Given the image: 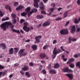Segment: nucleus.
<instances>
[{
  "label": "nucleus",
  "mask_w": 80,
  "mask_h": 80,
  "mask_svg": "<svg viewBox=\"0 0 80 80\" xmlns=\"http://www.w3.org/2000/svg\"><path fill=\"white\" fill-rule=\"evenodd\" d=\"M56 49V50L55 51V53H56V54H58L60 53H61V52H62V51L61 50V49H58V50H57V48L55 47L54 48V50H55V49Z\"/></svg>",
  "instance_id": "nucleus-13"
},
{
  "label": "nucleus",
  "mask_w": 80,
  "mask_h": 80,
  "mask_svg": "<svg viewBox=\"0 0 80 80\" xmlns=\"http://www.w3.org/2000/svg\"><path fill=\"white\" fill-rule=\"evenodd\" d=\"M40 5L39 7L40 9H44V4H43V2H41L40 3Z\"/></svg>",
  "instance_id": "nucleus-17"
},
{
  "label": "nucleus",
  "mask_w": 80,
  "mask_h": 80,
  "mask_svg": "<svg viewBox=\"0 0 80 80\" xmlns=\"http://www.w3.org/2000/svg\"><path fill=\"white\" fill-rule=\"evenodd\" d=\"M11 15L12 18H13V19H15V18H16V15H15V14L12 13Z\"/></svg>",
  "instance_id": "nucleus-32"
},
{
  "label": "nucleus",
  "mask_w": 80,
  "mask_h": 80,
  "mask_svg": "<svg viewBox=\"0 0 80 80\" xmlns=\"http://www.w3.org/2000/svg\"><path fill=\"white\" fill-rule=\"evenodd\" d=\"M48 68L49 69H51L52 68L51 67V64H50L48 66Z\"/></svg>",
  "instance_id": "nucleus-56"
},
{
  "label": "nucleus",
  "mask_w": 80,
  "mask_h": 80,
  "mask_svg": "<svg viewBox=\"0 0 80 80\" xmlns=\"http://www.w3.org/2000/svg\"><path fill=\"white\" fill-rule=\"evenodd\" d=\"M53 10H54V8H51L49 9V12H53Z\"/></svg>",
  "instance_id": "nucleus-49"
},
{
  "label": "nucleus",
  "mask_w": 80,
  "mask_h": 80,
  "mask_svg": "<svg viewBox=\"0 0 80 80\" xmlns=\"http://www.w3.org/2000/svg\"><path fill=\"white\" fill-rule=\"evenodd\" d=\"M39 1H40V0H34V3L33 5L34 7L36 8H38V2H39Z\"/></svg>",
  "instance_id": "nucleus-7"
},
{
  "label": "nucleus",
  "mask_w": 80,
  "mask_h": 80,
  "mask_svg": "<svg viewBox=\"0 0 80 80\" xmlns=\"http://www.w3.org/2000/svg\"><path fill=\"white\" fill-rule=\"evenodd\" d=\"M26 75L28 77V78L29 77H30V73L28 72H26Z\"/></svg>",
  "instance_id": "nucleus-29"
},
{
  "label": "nucleus",
  "mask_w": 80,
  "mask_h": 80,
  "mask_svg": "<svg viewBox=\"0 0 80 80\" xmlns=\"http://www.w3.org/2000/svg\"><path fill=\"white\" fill-rule=\"evenodd\" d=\"M77 3L78 5H80V0H78V1H77Z\"/></svg>",
  "instance_id": "nucleus-57"
},
{
  "label": "nucleus",
  "mask_w": 80,
  "mask_h": 80,
  "mask_svg": "<svg viewBox=\"0 0 80 80\" xmlns=\"http://www.w3.org/2000/svg\"><path fill=\"white\" fill-rule=\"evenodd\" d=\"M25 11L26 12L27 15L28 14V17H29L30 15H32L33 12V11H31V12H30V7L27 8L25 9Z\"/></svg>",
  "instance_id": "nucleus-4"
},
{
  "label": "nucleus",
  "mask_w": 80,
  "mask_h": 80,
  "mask_svg": "<svg viewBox=\"0 0 80 80\" xmlns=\"http://www.w3.org/2000/svg\"><path fill=\"white\" fill-rule=\"evenodd\" d=\"M65 75H66L69 78H70V74H65Z\"/></svg>",
  "instance_id": "nucleus-45"
},
{
  "label": "nucleus",
  "mask_w": 80,
  "mask_h": 80,
  "mask_svg": "<svg viewBox=\"0 0 80 80\" xmlns=\"http://www.w3.org/2000/svg\"><path fill=\"white\" fill-rule=\"evenodd\" d=\"M49 73L52 74H55L56 73V71L54 69H52L49 71Z\"/></svg>",
  "instance_id": "nucleus-20"
},
{
  "label": "nucleus",
  "mask_w": 80,
  "mask_h": 80,
  "mask_svg": "<svg viewBox=\"0 0 80 80\" xmlns=\"http://www.w3.org/2000/svg\"><path fill=\"white\" fill-rule=\"evenodd\" d=\"M26 47L27 48H29L30 47V45L29 44H27L26 46Z\"/></svg>",
  "instance_id": "nucleus-46"
},
{
  "label": "nucleus",
  "mask_w": 80,
  "mask_h": 80,
  "mask_svg": "<svg viewBox=\"0 0 80 80\" xmlns=\"http://www.w3.org/2000/svg\"><path fill=\"white\" fill-rule=\"evenodd\" d=\"M43 1L44 3H46L48 2V0H43Z\"/></svg>",
  "instance_id": "nucleus-61"
},
{
  "label": "nucleus",
  "mask_w": 80,
  "mask_h": 80,
  "mask_svg": "<svg viewBox=\"0 0 80 80\" xmlns=\"http://www.w3.org/2000/svg\"><path fill=\"white\" fill-rule=\"evenodd\" d=\"M71 32L73 33L75 32L76 29H75V26L74 25H72L71 26Z\"/></svg>",
  "instance_id": "nucleus-9"
},
{
  "label": "nucleus",
  "mask_w": 80,
  "mask_h": 80,
  "mask_svg": "<svg viewBox=\"0 0 80 80\" xmlns=\"http://www.w3.org/2000/svg\"><path fill=\"white\" fill-rule=\"evenodd\" d=\"M8 26H11V28L12 30H13V29L14 27L13 25L11 24L10 22H6L2 23L0 25V27L4 31H5L7 30V28L8 27Z\"/></svg>",
  "instance_id": "nucleus-1"
},
{
  "label": "nucleus",
  "mask_w": 80,
  "mask_h": 80,
  "mask_svg": "<svg viewBox=\"0 0 80 80\" xmlns=\"http://www.w3.org/2000/svg\"><path fill=\"white\" fill-rule=\"evenodd\" d=\"M76 67H78L80 69V62H78L76 64Z\"/></svg>",
  "instance_id": "nucleus-28"
},
{
  "label": "nucleus",
  "mask_w": 80,
  "mask_h": 80,
  "mask_svg": "<svg viewBox=\"0 0 80 80\" xmlns=\"http://www.w3.org/2000/svg\"><path fill=\"white\" fill-rule=\"evenodd\" d=\"M12 31L13 32H15L17 33H20V31H19V30H16L13 29H12Z\"/></svg>",
  "instance_id": "nucleus-22"
},
{
  "label": "nucleus",
  "mask_w": 80,
  "mask_h": 80,
  "mask_svg": "<svg viewBox=\"0 0 80 80\" xmlns=\"http://www.w3.org/2000/svg\"><path fill=\"white\" fill-rule=\"evenodd\" d=\"M61 49L62 50V51H63L64 52H66V53L68 54V52L66 51L64 49H63V46H62L60 47Z\"/></svg>",
  "instance_id": "nucleus-36"
},
{
  "label": "nucleus",
  "mask_w": 80,
  "mask_h": 80,
  "mask_svg": "<svg viewBox=\"0 0 80 80\" xmlns=\"http://www.w3.org/2000/svg\"><path fill=\"white\" fill-rule=\"evenodd\" d=\"M14 7H17L18 5V2H14Z\"/></svg>",
  "instance_id": "nucleus-35"
},
{
  "label": "nucleus",
  "mask_w": 80,
  "mask_h": 80,
  "mask_svg": "<svg viewBox=\"0 0 80 80\" xmlns=\"http://www.w3.org/2000/svg\"><path fill=\"white\" fill-rule=\"evenodd\" d=\"M13 24H15L17 23V19H14V20H12Z\"/></svg>",
  "instance_id": "nucleus-37"
},
{
  "label": "nucleus",
  "mask_w": 80,
  "mask_h": 80,
  "mask_svg": "<svg viewBox=\"0 0 80 80\" xmlns=\"http://www.w3.org/2000/svg\"><path fill=\"white\" fill-rule=\"evenodd\" d=\"M40 57L42 59H43V58H45L46 55L44 53H42L40 54Z\"/></svg>",
  "instance_id": "nucleus-15"
},
{
  "label": "nucleus",
  "mask_w": 80,
  "mask_h": 80,
  "mask_svg": "<svg viewBox=\"0 0 80 80\" xmlns=\"http://www.w3.org/2000/svg\"><path fill=\"white\" fill-rule=\"evenodd\" d=\"M21 15L22 17H25L27 15V12H23L22 13H21Z\"/></svg>",
  "instance_id": "nucleus-24"
},
{
  "label": "nucleus",
  "mask_w": 80,
  "mask_h": 80,
  "mask_svg": "<svg viewBox=\"0 0 80 80\" xmlns=\"http://www.w3.org/2000/svg\"><path fill=\"white\" fill-rule=\"evenodd\" d=\"M29 69V67L27 65H25L22 68V70L23 71H27Z\"/></svg>",
  "instance_id": "nucleus-8"
},
{
  "label": "nucleus",
  "mask_w": 80,
  "mask_h": 80,
  "mask_svg": "<svg viewBox=\"0 0 80 80\" xmlns=\"http://www.w3.org/2000/svg\"><path fill=\"white\" fill-rule=\"evenodd\" d=\"M33 50H36L37 49V46L35 45H33L31 47Z\"/></svg>",
  "instance_id": "nucleus-18"
},
{
  "label": "nucleus",
  "mask_w": 80,
  "mask_h": 80,
  "mask_svg": "<svg viewBox=\"0 0 80 80\" xmlns=\"http://www.w3.org/2000/svg\"><path fill=\"white\" fill-rule=\"evenodd\" d=\"M5 7L6 9H8L10 12H11L12 11V10L11 9V8L10 7L9 5H5Z\"/></svg>",
  "instance_id": "nucleus-21"
},
{
  "label": "nucleus",
  "mask_w": 80,
  "mask_h": 80,
  "mask_svg": "<svg viewBox=\"0 0 80 80\" xmlns=\"http://www.w3.org/2000/svg\"><path fill=\"white\" fill-rule=\"evenodd\" d=\"M52 6V8H55V3H52L51 4Z\"/></svg>",
  "instance_id": "nucleus-42"
},
{
  "label": "nucleus",
  "mask_w": 80,
  "mask_h": 80,
  "mask_svg": "<svg viewBox=\"0 0 80 80\" xmlns=\"http://www.w3.org/2000/svg\"><path fill=\"white\" fill-rule=\"evenodd\" d=\"M41 13L42 14H45V11L43 10H42L41 11Z\"/></svg>",
  "instance_id": "nucleus-54"
},
{
  "label": "nucleus",
  "mask_w": 80,
  "mask_h": 80,
  "mask_svg": "<svg viewBox=\"0 0 80 80\" xmlns=\"http://www.w3.org/2000/svg\"><path fill=\"white\" fill-rule=\"evenodd\" d=\"M60 32L61 35H67L68 33V30L67 29H62L60 30Z\"/></svg>",
  "instance_id": "nucleus-5"
},
{
  "label": "nucleus",
  "mask_w": 80,
  "mask_h": 80,
  "mask_svg": "<svg viewBox=\"0 0 80 80\" xmlns=\"http://www.w3.org/2000/svg\"><path fill=\"white\" fill-rule=\"evenodd\" d=\"M3 68H4V67L0 65V69H3Z\"/></svg>",
  "instance_id": "nucleus-59"
},
{
  "label": "nucleus",
  "mask_w": 80,
  "mask_h": 80,
  "mask_svg": "<svg viewBox=\"0 0 80 80\" xmlns=\"http://www.w3.org/2000/svg\"><path fill=\"white\" fill-rule=\"evenodd\" d=\"M80 56V53L76 54L74 55V57L75 58H77Z\"/></svg>",
  "instance_id": "nucleus-30"
},
{
  "label": "nucleus",
  "mask_w": 80,
  "mask_h": 80,
  "mask_svg": "<svg viewBox=\"0 0 80 80\" xmlns=\"http://www.w3.org/2000/svg\"><path fill=\"white\" fill-rule=\"evenodd\" d=\"M75 67V64L73 63H72L70 64V67L72 68H73Z\"/></svg>",
  "instance_id": "nucleus-38"
},
{
  "label": "nucleus",
  "mask_w": 80,
  "mask_h": 80,
  "mask_svg": "<svg viewBox=\"0 0 80 80\" xmlns=\"http://www.w3.org/2000/svg\"><path fill=\"white\" fill-rule=\"evenodd\" d=\"M74 22L76 23H79V21L78 20H77V18H76L74 20Z\"/></svg>",
  "instance_id": "nucleus-34"
},
{
  "label": "nucleus",
  "mask_w": 80,
  "mask_h": 80,
  "mask_svg": "<svg viewBox=\"0 0 80 80\" xmlns=\"http://www.w3.org/2000/svg\"><path fill=\"white\" fill-rule=\"evenodd\" d=\"M55 50H56L55 49L53 50V54L52 56L53 59H54V58L56 57V56L57 55V54L55 52Z\"/></svg>",
  "instance_id": "nucleus-12"
},
{
  "label": "nucleus",
  "mask_w": 80,
  "mask_h": 80,
  "mask_svg": "<svg viewBox=\"0 0 80 80\" xmlns=\"http://www.w3.org/2000/svg\"><path fill=\"white\" fill-rule=\"evenodd\" d=\"M32 11H33V12L35 13L36 12H37V9H35V8H33L32 10Z\"/></svg>",
  "instance_id": "nucleus-39"
},
{
  "label": "nucleus",
  "mask_w": 80,
  "mask_h": 80,
  "mask_svg": "<svg viewBox=\"0 0 80 80\" xmlns=\"http://www.w3.org/2000/svg\"><path fill=\"white\" fill-rule=\"evenodd\" d=\"M47 47H48V45H45L43 48V50H45V49L47 48Z\"/></svg>",
  "instance_id": "nucleus-41"
},
{
  "label": "nucleus",
  "mask_w": 80,
  "mask_h": 80,
  "mask_svg": "<svg viewBox=\"0 0 80 80\" xmlns=\"http://www.w3.org/2000/svg\"><path fill=\"white\" fill-rule=\"evenodd\" d=\"M10 19V18L8 17H7L6 18H2V22H4V21H6L7 20H8Z\"/></svg>",
  "instance_id": "nucleus-25"
},
{
  "label": "nucleus",
  "mask_w": 80,
  "mask_h": 80,
  "mask_svg": "<svg viewBox=\"0 0 80 80\" xmlns=\"http://www.w3.org/2000/svg\"><path fill=\"white\" fill-rule=\"evenodd\" d=\"M62 19V18H58L56 19V20L57 21H58V20H61Z\"/></svg>",
  "instance_id": "nucleus-55"
},
{
  "label": "nucleus",
  "mask_w": 80,
  "mask_h": 80,
  "mask_svg": "<svg viewBox=\"0 0 80 80\" xmlns=\"http://www.w3.org/2000/svg\"><path fill=\"white\" fill-rule=\"evenodd\" d=\"M69 23H70V22H69V21L67 22L66 24H65V26L66 27L67 26V25H68L69 24Z\"/></svg>",
  "instance_id": "nucleus-53"
},
{
  "label": "nucleus",
  "mask_w": 80,
  "mask_h": 80,
  "mask_svg": "<svg viewBox=\"0 0 80 80\" xmlns=\"http://www.w3.org/2000/svg\"><path fill=\"white\" fill-rule=\"evenodd\" d=\"M20 72L22 75H24V72L23 71H21Z\"/></svg>",
  "instance_id": "nucleus-51"
},
{
  "label": "nucleus",
  "mask_w": 80,
  "mask_h": 80,
  "mask_svg": "<svg viewBox=\"0 0 80 80\" xmlns=\"http://www.w3.org/2000/svg\"><path fill=\"white\" fill-rule=\"evenodd\" d=\"M24 49H22L20 50L18 53V55H19L20 57H22L23 56H25L27 55V53L24 52Z\"/></svg>",
  "instance_id": "nucleus-3"
},
{
  "label": "nucleus",
  "mask_w": 80,
  "mask_h": 80,
  "mask_svg": "<svg viewBox=\"0 0 80 80\" xmlns=\"http://www.w3.org/2000/svg\"><path fill=\"white\" fill-rule=\"evenodd\" d=\"M75 61V59L73 58H71L70 59V62H74Z\"/></svg>",
  "instance_id": "nucleus-43"
},
{
  "label": "nucleus",
  "mask_w": 80,
  "mask_h": 80,
  "mask_svg": "<svg viewBox=\"0 0 80 80\" xmlns=\"http://www.w3.org/2000/svg\"><path fill=\"white\" fill-rule=\"evenodd\" d=\"M3 14L1 11H0V17H3Z\"/></svg>",
  "instance_id": "nucleus-48"
},
{
  "label": "nucleus",
  "mask_w": 80,
  "mask_h": 80,
  "mask_svg": "<svg viewBox=\"0 0 80 80\" xmlns=\"http://www.w3.org/2000/svg\"><path fill=\"white\" fill-rule=\"evenodd\" d=\"M29 66L30 67H33V63L32 62H30L29 63Z\"/></svg>",
  "instance_id": "nucleus-47"
},
{
  "label": "nucleus",
  "mask_w": 80,
  "mask_h": 80,
  "mask_svg": "<svg viewBox=\"0 0 80 80\" xmlns=\"http://www.w3.org/2000/svg\"><path fill=\"white\" fill-rule=\"evenodd\" d=\"M59 66H60L59 64L58 63H57L55 64L54 67L55 68H58L59 67Z\"/></svg>",
  "instance_id": "nucleus-26"
},
{
  "label": "nucleus",
  "mask_w": 80,
  "mask_h": 80,
  "mask_svg": "<svg viewBox=\"0 0 80 80\" xmlns=\"http://www.w3.org/2000/svg\"><path fill=\"white\" fill-rule=\"evenodd\" d=\"M41 72L42 73H43V74H46V71H45V70H42Z\"/></svg>",
  "instance_id": "nucleus-44"
},
{
  "label": "nucleus",
  "mask_w": 80,
  "mask_h": 80,
  "mask_svg": "<svg viewBox=\"0 0 80 80\" xmlns=\"http://www.w3.org/2000/svg\"><path fill=\"white\" fill-rule=\"evenodd\" d=\"M8 53L9 55H12L13 53V48H11L9 49Z\"/></svg>",
  "instance_id": "nucleus-16"
},
{
  "label": "nucleus",
  "mask_w": 80,
  "mask_h": 80,
  "mask_svg": "<svg viewBox=\"0 0 80 80\" xmlns=\"http://www.w3.org/2000/svg\"><path fill=\"white\" fill-rule=\"evenodd\" d=\"M19 64L18 63H16L14 64V67H18V66Z\"/></svg>",
  "instance_id": "nucleus-62"
},
{
  "label": "nucleus",
  "mask_w": 80,
  "mask_h": 80,
  "mask_svg": "<svg viewBox=\"0 0 80 80\" xmlns=\"http://www.w3.org/2000/svg\"><path fill=\"white\" fill-rule=\"evenodd\" d=\"M67 14H68V12H67V11H66L63 14L64 18H65V17H67V16H68Z\"/></svg>",
  "instance_id": "nucleus-33"
},
{
  "label": "nucleus",
  "mask_w": 80,
  "mask_h": 80,
  "mask_svg": "<svg viewBox=\"0 0 80 80\" xmlns=\"http://www.w3.org/2000/svg\"><path fill=\"white\" fill-rule=\"evenodd\" d=\"M42 38V36H39L35 37V39L36 41L35 42H36L37 43H40V40Z\"/></svg>",
  "instance_id": "nucleus-6"
},
{
  "label": "nucleus",
  "mask_w": 80,
  "mask_h": 80,
  "mask_svg": "<svg viewBox=\"0 0 80 80\" xmlns=\"http://www.w3.org/2000/svg\"><path fill=\"white\" fill-rule=\"evenodd\" d=\"M37 17L38 19H41V18H43V16L39 15L37 16Z\"/></svg>",
  "instance_id": "nucleus-23"
},
{
  "label": "nucleus",
  "mask_w": 80,
  "mask_h": 80,
  "mask_svg": "<svg viewBox=\"0 0 80 80\" xmlns=\"http://www.w3.org/2000/svg\"><path fill=\"white\" fill-rule=\"evenodd\" d=\"M80 31V28H77L76 29V32H79Z\"/></svg>",
  "instance_id": "nucleus-40"
},
{
  "label": "nucleus",
  "mask_w": 80,
  "mask_h": 80,
  "mask_svg": "<svg viewBox=\"0 0 80 80\" xmlns=\"http://www.w3.org/2000/svg\"><path fill=\"white\" fill-rule=\"evenodd\" d=\"M23 22H25V20L23 19H22L20 20V23H22Z\"/></svg>",
  "instance_id": "nucleus-58"
},
{
  "label": "nucleus",
  "mask_w": 80,
  "mask_h": 80,
  "mask_svg": "<svg viewBox=\"0 0 80 80\" xmlns=\"http://www.w3.org/2000/svg\"><path fill=\"white\" fill-rule=\"evenodd\" d=\"M42 65H40L39 68V70H40V71H41V70H42Z\"/></svg>",
  "instance_id": "nucleus-50"
},
{
  "label": "nucleus",
  "mask_w": 80,
  "mask_h": 80,
  "mask_svg": "<svg viewBox=\"0 0 80 80\" xmlns=\"http://www.w3.org/2000/svg\"><path fill=\"white\" fill-rule=\"evenodd\" d=\"M23 8V6L21 5H20L18 7L16 8V10H21Z\"/></svg>",
  "instance_id": "nucleus-19"
},
{
  "label": "nucleus",
  "mask_w": 80,
  "mask_h": 80,
  "mask_svg": "<svg viewBox=\"0 0 80 80\" xmlns=\"http://www.w3.org/2000/svg\"><path fill=\"white\" fill-rule=\"evenodd\" d=\"M20 32H21L22 33V34L24 33V31H23V30H22V29H20Z\"/></svg>",
  "instance_id": "nucleus-63"
},
{
  "label": "nucleus",
  "mask_w": 80,
  "mask_h": 80,
  "mask_svg": "<svg viewBox=\"0 0 80 80\" xmlns=\"http://www.w3.org/2000/svg\"><path fill=\"white\" fill-rule=\"evenodd\" d=\"M0 48H2V50H5L6 49V45L4 43H1L0 44Z\"/></svg>",
  "instance_id": "nucleus-10"
},
{
  "label": "nucleus",
  "mask_w": 80,
  "mask_h": 80,
  "mask_svg": "<svg viewBox=\"0 0 80 80\" xmlns=\"http://www.w3.org/2000/svg\"><path fill=\"white\" fill-rule=\"evenodd\" d=\"M24 25V27H23V29L24 30L25 32H28L30 31V29L28 27H27V26L28 25V23L27 22H24L23 23Z\"/></svg>",
  "instance_id": "nucleus-2"
},
{
  "label": "nucleus",
  "mask_w": 80,
  "mask_h": 80,
  "mask_svg": "<svg viewBox=\"0 0 80 80\" xmlns=\"http://www.w3.org/2000/svg\"><path fill=\"white\" fill-rule=\"evenodd\" d=\"M14 53H17L18 52V50H19V49L18 48H14Z\"/></svg>",
  "instance_id": "nucleus-27"
},
{
  "label": "nucleus",
  "mask_w": 80,
  "mask_h": 80,
  "mask_svg": "<svg viewBox=\"0 0 80 80\" xmlns=\"http://www.w3.org/2000/svg\"><path fill=\"white\" fill-rule=\"evenodd\" d=\"M57 43V40H54L53 42V44H55V43Z\"/></svg>",
  "instance_id": "nucleus-60"
},
{
  "label": "nucleus",
  "mask_w": 80,
  "mask_h": 80,
  "mask_svg": "<svg viewBox=\"0 0 80 80\" xmlns=\"http://www.w3.org/2000/svg\"><path fill=\"white\" fill-rule=\"evenodd\" d=\"M50 21H47L44 23L42 25V27H45L46 26H48V25H50Z\"/></svg>",
  "instance_id": "nucleus-14"
},
{
  "label": "nucleus",
  "mask_w": 80,
  "mask_h": 80,
  "mask_svg": "<svg viewBox=\"0 0 80 80\" xmlns=\"http://www.w3.org/2000/svg\"><path fill=\"white\" fill-rule=\"evenodd\" d=\"M73 74H70V79L72 80V79H73Z\"/></svg>",
  "instance_id": "nucleus-52"
},
{
  "label": "nucleus",
  "mask_w": 80,
  "mask_h": 80,
  "mask_svg": "<svg viewBox=\"0 0 80 80\" xmlns=\"http://www.w3.org/2000/svg\"><path fill=\"white\" fill-rule=\"evenodd\" d=\"M62 70L63 72H70V69H69L68 68H65L62 69Z\"/></svg>",
  "instance_id": "nucleus-11"
},
{
  "label": "nucleus",
  "mask_w": 80,
  "mask_h": 80,
  "mask_svg": "<svg viewBox=\"0 0 80 80\" xmlns=\"http://www.w3.org/2000/svg\"><path fill=\"white\" fill-rule=\"evenodd\" d=\"M6 73H7V71H5L2 72V76H5L6 75Z\"/></svg>",
  "instance_id": "nucleus-31"
},
{
  "label": "nucleus",
  "mask_w": 80,
  "mask_h": 80,
  "mask_svg": "<svg viewBox=\"0 0 80 80\" xmlns=\"http://www.w3.org/2000/svg\"><path fill=\"white\" fill-rule=\"evenodd\" d=\"M72 41L73 42H75V41H77V39H75V38H74V39H72Z\"/></svg>",
  "instance_id": "nucleus-64"
}]
</instances>
